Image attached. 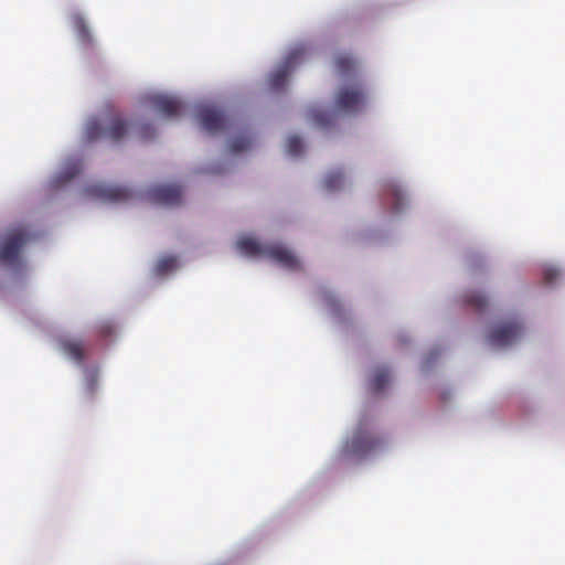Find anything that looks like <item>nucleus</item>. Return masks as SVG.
<instances>
[{"mask_svg":"<svg viewBox=\"0 0 565 565\" xmlns=\"http://www.w3.org/2000/svg\"><path fill=\"white\" fill-rule=\"evenodd\" d=\"M308 57V50L305 45L292 49L284 62L271 73L268 83L273 92L282 90L288 82L291 72Z\"/></svg>","mask_w":565,"mask_h":565,"instance_id":"obj_3","label":"nucleus"},{"mask_svg":"<svg viewBox=\"0 0 565 565\" xmlns=\"http://www.w3.org/2000/svg\"><path fill=\"white\" fill-rule=\"evenodd\" d=\"M63 351L77 363H83L85 359V345L78 339H65L61 341Z\"/></svg>","mask_w":565,"mask_h":565,"instance_id":"obj_12","label":"nucleus"},{"mask_svg":"<svg viewBox=\"0 0 565 565\" xmlns=\"http://www.w3.org/2000/svg\"><path fill=\"white\" fill-rule=\"evenodd\" d=\"M31 239L30 233L24 226L11 230L0 247V262L13 266L19 262L21 248Z\"/></svg>","mask_w":565,"mask_h":565,"instance_id":"obj_4","label":"nucleus"},{"mask_svg":"<svg viewBox=\"0 0 565 565\" xmlns=\"http://www.w3.org/2000/svg\"><path fill=\"white\" fill-rule=\"evenodd\" d=\"M252 143H253L252 137H249L245 134H242V135L235 137L231 141L230 150L232 153L236 154V153L243 152L245 150H248L252 147Z\"/></svg>","mask_w":565,"mask_h":565,"instance_id":"obj_20","label":"nucleus"},{"mask_svg":"<svg viewBox=\"0 0 565 565\" xmlns=\"http://www.w3.org/2000/svg\"><path fill=\"white\" fill-rule=\"evenodd\" d=\"M335 107L345 114H356L366 104V94L359 83L343 86L335 97Z\"/></svg>","mask_w":565,"mask_h":565,"instance_id":"obj_5","label":"nucleus"},{"mask_svg":"<svg viewBox=\"0 0 565 565\" xmlns=\"http://www.w3.org/2000/svg\"><path fill=\"white\" fill-rule=\"evenodd\" d=\"M236 246L246 256L266 255L287 269L299 270L301 268L298 258L284 245L260 246L254 238L245 236L237 241Z\"/></svg>","mask_w":565,"mask_h":565,"instance_id":"obj_1","label":"nucleus"},{"mask_svg":"<svg viewBox=\"0 0 565 565\" xmlns=\"http://www.w3.org/2000/svg\"><path fill=\"white\" fill-rule=\"evenodd\" d=\"M379 440L362 430H358L350 443H347L344 451L350 455L364 456L379 446Z\"/></svg>","mask_w":565,"mask_h":565,"instance_id":"obj_9","label":"nucleus"},{"mask_svg":"<svg viewBox=\"0 0 565 565\" xmlns=\"http://www.w3.org/2000/svg\"><path fill=\"white\" fill-rule=\"evenodd\" d=\"M524 332L519 320H510L495 326L488 335L491 347L502 349L513 344Z\"/></svg>","mask_w":565,"mask_h":565,"instance_id":"obj_6","label":"nucleus"},{"mask_svg":"<svg viewBox=\"0 0 565 565\" xmlns=\"http://www.w3.org/2000/svg\"><path fill=\"white\" fill-rule=\"evenodd\" d=\"M559 276V271L556 268L547 267L543 271V279L546 285H552Z\"/></svg>","mask_w":565,"mask_h":565,"instance_id":"obj_26","label":"nucleus"},{"mask_svg":"<svg viewBox=\"0 0 565 565\" xmlns=\"http://www.w3.org/2000/svg\"><path fill=\"white\" fill-rule=\"evenodd\" d=\"M198 118L203 129L210 134L224 130L228 121L226 115L214 106H201L198 109Z\"/></svg>","mask_w":565,"mask_h":565,"instance_id":"obj_7","label":"nucleus"},{"mask_svg":"<svg viewBox=\"0 0 565 565\" xmlns=\"http://www.w3.org/2000/svg\"><path fill=\"white\" fill-rule=\"evenodd\" d=\"M335 67L342 76H350L355 72V62L348 55H341L335 60Z\"/></svg>","mask_w":565,"mask_h":565,"instance_id":"obj_19","label":"nucleus"},{"mask_svg":"<svg viewBox=\"0 0 565 565\" xmlns=\"http://www.w3.org/2000/svg\"><path fill=\"white\" fill-rule=\"evenodd\" d=\"M72 22L79 41L83 44L90 45L93 43V36L84 18L81 14L76 13L72 17Z\"/></svg>","mask_w":565,"mask_h":565,"instance_id":"obj_15","label":"nucleus"},{"mask_svg":"<svg viewBox=\"0 0 565 565\" xmlns=\"http://www.w3.org/2000/svg\"><path fill=\"white\" fill-rule=\"evenodd\" d=\"M92 195L108 202H124L131 198V191L126 186L96 185L89 189Z\"/></svg>","mask_w":565,"mask_h":565,"instance_id":"obj_11","label":"nucleus"},{"mask_svg":"<svg viewBox=\"0 0 565 565\" xmlns=\"http://www.w3.org/2000/svg\"><path fill=\"white\" fill-rule=\"evenodd\" d=\"M390 370L386 367H379L375 370L371 379V387L375 393L382 392L390 382Z\"/></svg>","mask_w":565,"mask_h":565,"instance_id":"obj_17","label":"nucleus"},{"mask_svg":"<svg viewBox=\"0 0 565 565\" xmlns=\"http://www.w3.org/2000/svg\"><path fill=\"white\" fill-rule=\"evenodd\" d=\"M151 106L162 116L174 118L182 111L183 104L180 99L168 95H154L149 97Z\"/></svg>","mask_w":565,"mask_h":565,"instance_id":"obj_10","label":"nucleus"},{"mask_svg":"<svg viewBox=\"0 0 565 565\" xmlns=\"http://www.w3.org/2000/svg\"><path fill=\"white\" fill-rule=\"evenodd\" d=\"M310 117L317 127L328 128L333 124L335 115L330 110L315 107L310 109Z\"/></svg>","mask_w":565,"mask_h":565,"instance_id":"obj_13","label":"nucleus"},{"mask_svg":"<svg viewBox=\"0 0 565 565\" xmlns=\"http://www.w3.org/2000/svg\"><path fill=\"white\" fill-rule=\"evenodd\" d=\"M83 169V162L79 159H72L65 163L62 172L57 177L58 183H66L76 177Z\"/></svg>","mask_w":565,"mask_h":565,"instance_id":"obj_16","label":"nucleus"},{"mask_svg":"<svg viewBox=\"0 0 565 565\" xmlns=\"http://www.w3.org/2000/svg\"><path fill=\"white\" fill-rule=\"evenodd\" d=\"M135 134L140 141H149L156 137V129L149 122H141L135 127Z\"/></svg>","mask_w":565,"mask_h":565,"instance_id":"obj_23","label":"nucleus"},{"mask_svg":"<svg viewBox=\"0 0 565 565\" xmlns=\"http://www.w3.org/2000/svg\"><path fill=\"white\" fill-rule=\"evenodd\" d=\"M147 195L156 204L174 206L182 201V189L175 184L156 185L149 189Z\"/></svg>","mask_w":565,"mask_h":565,"instance_id":"obj_8","label":"nucleus"},{"mask_svg":"<svg viewBox=\"0 0 565 565\" xmlns=\"http://www.w3.org/2000/svg\"><path fill=\"white\" fill-rule=\"evenodd\" d=\"M98 382L97 371H87L84 383V391L87 396H94Z\"/></svg>","mask_w":565,"mask_h":565,"instance_id":"obj_24","label":"nucleus"},{"mask_svg":"<svg viewBox=\"0 0 565 565\" xmlns=\"http://www.w3.org/2000/svg\"><path fill=\"white\" fill-rule=\"evenodd\" d=\"M463 302L476 312L484 311L489 305L488 298L477 291L467 292L463 297Z\"/></svg>","mask_w":565,"mask_h":565,"instance_id":"obj_14","label":"nucleus"},{"mask_svg":"<svg viewBox=\"0 0 565 565\" xmlns=\"http://www.w3.org/2000/svg\"><path fill=\"white\" fill-rule=\"evenodd\" d=\"M303 142L301 138L292 136L287 141V152L292 157H298L302 153Z\"/></svg>","mask_w":565,"mask_h":565,"instance_id":"obj_25","label":"nucleus"},{"mask_svg":"<svg viewBox=\"0 0 565 565\" xmlns=\"http://www.w3.org/2000/svg\"><path fill=\"white\" fill-rule=\"evenodd\" d=\"M386 194L390 195L392 199L393 212L401 211L405 200L402 189L396 184H388L386 188Z\"/></svg>","mask_w":565,"mask_h":565,"instance_id":"obj_18","label":"nucleus"},{"mask_svg":"<svg viewBox=\"0 0 565 565\" xmlns=\"http://www.w3.org/2000/svg\"><path fill=\"white\" fill-rule=\"evenodd\" d=\"M344 183V174L341 171H332L324 179V188L329 191L339 190Z\"/></svg>","mask_w":565,"mask_h":565,"instance_id":"obj_22","label":"nucleus"},{"mask_svg":"<svg viewBox=\"0 0 565 565\" xmlns=\"http://www.w3.org/2000/svg\"><path fill=\"white\" fill-rule=\"evenodd\" d=\"M128 124L119 116H114L104 128L97 118L88 120L85 127V139L89 142L107 138L113 142L121 141L128 134Z\"/></svg>","mask_w":565,"mask_h":565,"instance_id":"obj_2","label":"nucleus"},{"mask_svg":"<svg viewBox=\"0 0 565 565\" xmlns=\"http://www.w3.org/2000/svg\"><path fill=\"white\" fill-rule=\"evenodd\" d=\"M179 266L178 258L175 256H164L160 258L156 265V273L158 275H166L169 271L177 269Z\"/></svg>","mask_w":565,"mask_h":565,"instance_id":"obj_21","label":"nucleus"}]
</instances>
